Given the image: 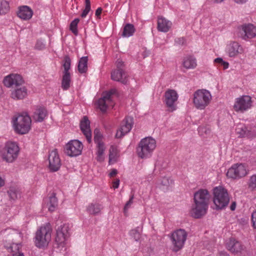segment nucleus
<instances>
[{
    "label": "nucleus",
    "mask_w": 256,
    "mask_h": 256,
    "mask_svg": "<svg viewBox=\"0 0 256 256\" xmlns=\"http://www.w3.org/2000/svg\"><path fill=\"white\" fill-rule=\"evenodd\" d=\"M210 198V194L206 189H200L194 193V203L190 212L192 217L199 218L206 214Z\"/></svg>",
    "instance_id": "nucleus-1"
},
{
    "label": "nucleus",
    "mask_w": 256,
    "mask_h": 256,
    "mask_svg": "<svg viewBox=\"0 0 256 256\" xmlns=\"http://www.w3.org/2000/svg\"><path fill=\"white\" fill-rule=\"evenodd\" d=\"M213 202L217 210L225 208L230 200V195L227 189L223 186L214 187L212 190Z\"/></svg>",
    "instance_id": "nucleus-2"
},
{
    "label": "nucleus",
    "mask_w": 256,
    "mask_h": 256,
    "mask_svg": "<svg viewBox=\"0 0 256 256\" xmlns=\"http://www.w3.org/2000/svg\"><path fill=\"white\" fill-rule=\"evenodd\" d=\"M20 153V148L16 142L8 141L0 148V156L2 160L8 163L14 162Z\"/></svg>",
    "instance_id": "nucleus-3"
},
{
    "label": "nucleus",
    "mask_w": 256,
    "mask_h": 256,
    "mask_svg": "<svg viewBox=\"0 0 256 256\" xmlns=\"http://www.w3.org/2000/svg\"><path fill=\"white\" fill-rule=\"evenodd\" d=\"M156 146V140L151 137L142 138L136 148V152L141 158H146L151 156Z\"/></svg>",
    "instance_id": "nucleus-4"
},
{
    "label": "nucleus",
    "mask_w": 256,
    "mask_h": 256,
    "mask_svg": "<svg viewBox=\"0 0 256 256\" xmlns=\"http://www.w3.org/2000/svg\"><path fill=\"white\" fill-rule=\"evenodd\" d=\"M52 228L49 223L40 228L36 232L34 243L39 248L46 246L51 240Z\"/></svg>",
    "instance_id": "nucleus-5"
},
{
    "label": "nucleus",
    "mask_w": 256,
    "mask_h": 256,
    "mask_svg": "<svg viewBox=\"0 0 256 256\" xmlns=\"http://www.w3.org/2000/svg\"><path fill=\"white\" fill-rule=\"evenodd\" d=\"M212 100L210 92L205 89L198 90L193 94V104L195 108L200 110H204Z\"/></svg>",
    "instance_id": "nucleus-6"
},
{
    "label": "nucleus",
    "mask_w": 256,
    "mask_h": 256,
    "mask_svg": "<svg viewBox=\"0 0 256 256\" xmlns=\"http://www.w3.org/2000/svg\"><path fill=\"white\" fill-rule=\"evenodd\" d=\"M248 172V170L246 164L238 163L232 164L226 172L228 178L232 180H238L246 176Z\"/></svg>",
    "instance_id": "nucleus-7"
},
{
    "label": "nucleus",
    "mask_w": 256,
    "mask_h": 256,
    "mask_svg": "<svg viewBox=\"0 0 256 256\" xmlns=\"http://www.w3.org/2000/svg\"><path fill=\"white\" fill-rule=\"evenodd\" d=\"M31 119L28 115H20L14 120L15 131L20 134H25L30 128Z\"/></svg>",
    "instance_id": "nucleus-8"
},
{
    "label": "nucleus",
    "mask_w": 256,
    "mask_h": 256,
    "mask_svg": "<svg viewBox=\"0 0 256 256\" xmlns=\"http://www.w3.org/2000/svg\"><path fill=\"white\" fill-rule=\"evenodd\" d=\"M187 236L186 232L182 229L178 230L172 234L170 240L174 251L178 252L183 248Z\"/></svg>",
    "instance_id": "nucleus-9"
},
{
    "label": "nucleus",
    "mask_w": 256,
    "mask_h": 256,
    "mask_svg": "<svg viewBox=\"0 0 256 256\" xmlns=\"http://www.w3.org/2000/svg\"><path fill=\"white\" fill-rule=\"evenodd\" d=\"M70 228L68 224H63L58 226L56 229V242L58 246L64 248L70 237Z\"/></svg>",
    "instance_id": "nucleus-10"
},
{
    "label": "nucleus",
    "mask_w": 256,
    "mask_h": 256,
    "mask_svg": "<svg viewBox=\"0 0 256 256\" xmlns=\"http://www.w3.org/2000/svg\"><path fill=\"white\" fill-rule=\"evenodd\" d=\"M116 92V90L112 89L102 94V97L98 102V106L102 112H105L108 108L114 106L112 96Z\"/></svg>",
    "instance_id": "nucleus-11"
},
{
    "label": "nucleus",
    "mask_w": 256,
    "mask_h": 256,
    "mask_svg": "<svg viewBox=\"0 0 256 256\" xmlns=\"http://www.w3.org/2000/svg\"><path fill=\"white\" fill-rule=\"evenodd\" d=\"M252 98L249 96H242L236 98L233 108L236 112H244L251 108Z\"/></svg>",
    "instance_id": "nucleus-12"
},
{
    "label": "nucleus",
    "mask_w": 256,
    "mask_h": 256,
    "mask_svg": "<svg viewBox=\"0 0 256 256\" xmlns=\"http://www.w3.org/2000/svg\"><path fill=\"white\" fill-rule=\"evenodd\" d=\"M103 138L100 132L96 129L94 131V141L96 144V160L100 162H103L104 159V152L106 146L103 142Z\"/></svg>",
    "instance_id": "nucleus-13"
},
{
    "label": "nucleus",
    "mask_w": 256,
    "mask_h": 256,
    "mask_svg": "<svg viewBox=\"0 0 256 256\" xmlns=\"http://www.w3.org/2000/svg\"><path fill=\"white\" fill-rule=\"evenodd\" d=\"M82 149L83 144L78 140H72L66 146V154L72 157L80 155Z\"/></svg>",
    "instance_id": "nucleus-14"
},
{
    "label": "nucleus",
    "mask_w": 256,
    "mask_h": 256,
    "mask_svg": "<svg viewBox=\"0 0 256 256\" xmlns=\"http://www.w3.org/2000/svg\"><path fill=\"white\" fill-rule=\"evenodd\" d=\"M3 84L6 88L16 87L24 84V81L22 76L17 74H10L6 76L3 80Z\"/></svg>",
    "instance_id": "nucleus-15"
},
{
    "label": "nucleus",
    "mask_w": 256,
    "mask_h": 256,
    "mask_svg": "<svg viewBox=\"0 0 256 256\" xmlns=\"http://www.w3.org/2000/svg\"><path fill=\"white\" fill-rule=\"evenodd\" d=\"M240 33L244 40L251 39L256 36V26L251 24H244L240 28Z\"/></svg>",
    "instance_id": "nucleus-16"
},
{
    "label": "nucleus",
    "mask_w": 256,
    "mask_h": 256,
    "mask_svg": "<svg viewBox=\"0 0 256 256\" xmlns=\"http://www.w3.org/2000/svg\"><path fill=\"white\" fill-rule=\"evenodd\" d=\"M164 101L170 110L172 112L176 109L175 102L178 98L176 92L173 90H168L164 94Z\"/></svg>",
    "instance_id": "nucleus-17"
},
{
    "label": "nucleus",
    "mask_w": 256,
    "mask_h": 256,
    "mask_svg": "<svg viewBox=\"0 0 256 256\" xmlns=\"http://www.w3.org/2000/svg\"><path fill=\"white\" fill-rule=\"evenodd\" d=\"M133 118L130 116L126 117L122 122L120 128L118 130L116 137L121 138L124 135L129 132L133 126Z\"/></svg>",
    "instance_id": "nucleus-18"
},
{
    "label": "nucleus",
    "mask_w": 256,
    "mask_h": 256,
    "mask_svg": "<svg viewBox=\"0 0 256 256\" xmlns=\"http://www.w3.org/2000/svg\"><path fill=\"white\" fill-rule=\"evenodd\" d=\"M49 168L52 172L58 171L60 166V160L56 150H52L48 156Z\"/></svg>",
    "instance_id": "nucleus-19"
},
{
    "label": "nucleus",
    "mask_w": 256,
    "mask_h": 256,
    "mask_svg": "<svg viewBox=\"0 0 256 256\" xmlns=\"http://www.w3.org/2000/svg\"><path fill=\"white\" fill-rule=\"evenodd\" d=\"M244 52L242 46L238 42H230L226 46V52L230 58H235Z\"/></svg>",
    "instance_id": "nucleus-20"
},
{
    "label": "nucleus",
    "mask_w": 256,
    "mask_h": 256,
    "mask_svg": "<svg viewBox=\"0 0 256 256\" xmlns=\"http://www.w3.org/2000/svg\"><path fill=\"white\" fill-rule=\"evenodd\" d=\"M27 95L28 89L26 86L22 84L14 87V89L11 90L10 96L14 100H20L26 98Z\"/></svg>",
    "instance_id": "nucleus-21"
},
{
    "label": "nucleus",
    "mask_w": 256,
    "mask_h": 256,
    "mask_svg": "<svg viewBox=\"0 0 256 256\" xmlns=\"http://www.w3.org/2000/svg\"><path fill=\"white\" fill-rule=\"evenodd\" d=\"M80 128L88 142L90 143L92 142V132L90 128V122L86 116H84L81 120Z\"/></svg>",
    "instance_id": "nucleus-22"
},
{
    "label": "nucleus",
    "mask_w": 256,
    "mask_h": 256,
    "mask_svg": "<svg viewBox=\"0 0 256 256\" xmlns=\"http://www.w3.org/2000/svg\"><path fill=\"white\" fill-rule=\"evenodd\" d=\"M226 248L228 250L234 254L240 252L243 249L241 243L233 238H230L226 243Z\"/></svg>",
    "instance_id": "nucleus-23"
},
{
    "label": "nucleus",
    "mask_w": 256,
    "mask_h": 256,
    "mask_svg": "<svg viewBox=\"0 0 256 256\" xmlns=\"http://www.w3.org/2000/svg\"><path fill=\"white\" fill-rule=\"evenodd\" d=\"M157 28L160 32H166L171 28L172 22L163 16H158L157 20Z\"/></svg>",
    "instance_id": "nucleus-24"
},
{
    "label": "nucleus",
    "mask_w": 256,
    "mask_h": 256,
    "mask_svg": "<svg viewBox=\"0 0 256 256\" xmlns=\"http://www.w3.org/2000/svg\"><path fill=\"white\" fill-rule=\"evenodd\" d=\"M33 15L32 10L28 6H23L18 8L17 16L23 20H29Z\"/></svg>",
    "instance_id": "nucleus-25"
},
{
    "label": "nucleus",
    "mask_w": 256,
    "mask_h": 256,
    "mask_svg": "<svg viewBox=\"0 0 256 256\" xmlns=\"http://www.w3.org/2000/svg\"><path fill=\"white\" fill-rule=\"evenodd\" d=\"M44 206L50 212L56 210L58 206V199L54 194L52 193L44 200Z\"/></svg>",
    "instance_id": "nucleus-26"
},
{
    "label": "nucleus",
    "mask_w": 256,
    "mask_h": 256,
    "mask_svg": "<svg viewBox=\"0 0 256 256\" xmlns=\"http://www.w3.org/2000/svg\"><path fill=\"white\" fill-rule=\"evenodd\" d=\"M112 79L115 81L120 82L123 84H126V76L123 70L116 69L111 74Z\"/></svg>",
    "instance_id": "nucleus-27"
},
{
    "label": "nucleus",
    "mask_w": 256,
    "mask_h": 256,
    "mask_svg": "<svg viewBox=\"0 0 256 256\" xmlns=\"http://www.w3.org/2000/svg\"><path fill=\"white\" fill-rule=\"evenodd\" d=\"M182 65L186 70L194 69L197 66L196 60L193 56H186L184 58Z\"/></svg>",
    "instance_id": "nucleus-28"
},
{
    "label": "nucleus",
    "mask_w": 256,
    "mask_h": 256,
    "mask_svg": "<svg viewBox=\"0 0 256 256\" xmlns=\"http://www.w3.org/2000/svg\"><path fill=\"white\" fill-rule=\"evenodd\" d=\"M48 113L46 109L43 107L36 108L32 116L34 120L38 122H41L44 120L47 116Z\"/></svg>",
    "instance_id": "nucleus-29"
},
{
    "label": "nucleus",
    "mask_w": 256,
    "mask_h": 256,
    "mask_svg": "<svg viewBox=\"0 0 256 256\" xmlns=\"http://www.w3.org/2000/svg\"><path fill=\"white\" fill-rule=\"evenodd\" d=\"M120 157V151L118 148L114 146H112L109 150V164H113L116 162Z\"/></svg>",
    "instance_id": "nucleus-30"
},
{
    "label": "nucleus",
    "mask_w": 256,
    "mask_h": 256,
    "mask_svg": "<svg viewBox=\"0 0 256 256\" xmlns=\"http://www.w3.org/2000/svg\"><path fill=\"white\" fill-rule=\"evenodd\" d=\"M103 207L102 205L97 202L90 204L86 207V211L90 214L97 215L100 213Z\"/></svg>",
    "instance_id": "nucleus-31"
},
{
    "label": "nucleus",
    "mask_w": 256,
    "mask_h": 256,
    "mask_svg": "<svg viewBox=\"0 0 256 256\" xmlns=\"http://www.w3.org/2000/svg\"><path fill=\"white\" fill-rule=\"evenodd\" d=\"M8 250L12 256L24 255L22 252V244L20 242H12L8 248Z\"/></svg>",
    "instance_id": "nucleus-32"
},
{
    "label": "nucleus",
    "mask_w": 256,
    "mask_h": 256,
    "mask_svg": "<svg viewBox=\"0 0 256 256\" xmlns=\"http://www.w3.org/2000/svg\"><path fill=\"white\" fill-rule=\"evenodd\" d=\"M236 132L240 134V136H248L249 138H252L256 136V132L254 134H251L250 132L247 130L246 128L244 126H240L236 128Z\"/></svg>",
    "instance_id": "nucleus-33"
},
{
    "label": "nucleus",
    "mask_w": 256,
    "mask_h": 256,
    "mask_svg": "<svg viewBox=\"0 0 256 256\" xmlns=\"http://www.w3.org/2000/svg\"><path fill=\"white\" fill-rule=\"evenodd\" d=\"M88 57L84 56L82 57L79 60L78 64V70L81 73H84L88 70Z\"/></svg>",
    "instance_id": "nucleus-34"
},
{
    "label": "nucleus",
    "mask_w": 256,
    "mask_h": 256,
    "mask_svg": "<svg viewBox=\"0 0 256 256\" xmlns=\"http://www.w3.org/2000/svg\"><path fill=\"white\" fill-rule=\"evenodd\" d=\"M135 32L134 26L132 24H128L124 28L122 36L124 37L132 36Z\"/></svg>",
    "instance_id": "nucleus-35"
},
{
    "label": "nucleus",
    "mask_w": 256,
    "mask_h": 256,
    "mask_svg": "<svg viewBox=\"0 0 256 256\" xmlns=\"http://www.w3.org/2000/svg\"><path fill=\"white\" fill-rule=\"evenodd\" d=\"M71 82V77L70 74H63L62 88L64 90H68L70 87Z\"/></svg>",
    "instance_id": "nucleus-36"
},
{
    "label": "nucleus",
    "mask_w": 256,
    "mask_h": 256,
    "mask_svg": "<svg viewBox=\"0 0 256 256\" xmlns=\"http://www.w3.org/2000/svg\"><path fill=\"white\" fill-rule=\"evenodd\" d=\"M173 180L170 176H164L160 180V188L163 189H167L168 187L172 186Z\"/></svg>",
    "instance_id": "nucleus-37"
},
{
    "label": "nucleus",
    "mask_w": 256,
    "mask_h": 256,
    "mask_svg": "<svg viewBox=\"0 0 256 256\" xmlns=\"http://www.w3.org/2000/svg\"><path fill=\"white\" fill-rule=\"evenodd\" d=\"M10 199L16 200L20 196V192L18 188L14 186H10L8 191Z\"/></svg>",
    "instance_id": "nucleus-38"
},
{
    "label": "nucleus",
    "mask_w": 256,
    "mask_h": 256,
    "mask_svg": "<svg viewBox=\"0 0 256 256\" xmlns=\"http://www.w3.org/2000/svg\"><path fill=\"white\" fill-rule=\"evenodd\" d=\"M9 10L8 2L5 0H0V16L6 14Z\"/></svg>",
    "instance_id": "nucleus-39"
},
{
    "label": "nucleus",
    "mask_w": 256,
    "mask_h": 256,
    "mask_svg": "<svg viewBox=\"0 0 256 256\" xmlns=\"http://www.w3.org/2000/svg\"><path fill=\"white\" fill-rule=\"evenodd\" d=\"M63 67L64 69L63 74H70L69 70L70 67V59L68 56H66L64 58Z\"/></svg>",
    "instance_id": "nucleus-40"
},
{
    "label": "nucleus",
    "mask_w": 256,
    "mask_h": 256,
    "mask_svg": "<svg viewBox=\"0 0 256 256\" xmlns=\"http://www.w3.org/2000/svg\"><path fill=\"white\" fill-rule=\"evenodd\" d=\"M79 22L78 18H75L70 24V30L75 35H77L78 33L77 26Z\"/></svg>",
    "instance_id": "nucleus-41"
},
{
    "label": "nucleus",
    "mask_w": 256,
    "mask_h": 256,
    "mask_svg": "<svg viewBox=\"0 0 256 256\" xmlns=\"http://www.w3.org/2000/svg\"><path fill=\"white\" fill-rule=\"evenodd\" d=\"M91 10L90 0H85V8L83 10L81 16L85 18Z\"/></svg>",
    "instance_id": "nucleus-42"
},
{
    "label": "nucleus",
    "mask_w": 256,
    "mask_h": 256,
    "mask_svg": "<svg viewBox=\"0 0 256 256\" xmlns=\"http://www.w3.org/2000/svg\"><path fill=\"white\" fill-rule=\"evenodd\" d=\"M4 232L6 235H12L14 236L15 237L18 236V237H22L21 234L18 232V230L14 229H12L11 228H8L4 230Z\"/></svg>",
    "instance_id": "nucleus-43"
},
{
    "label": "nucleus",
    "mask_w": 256,
    "mask_h": 256,
    "mask_svg": "<svg viewBox=\"0 0 256 256\" xmlns=\"http://www.w3.org/2000/svg\"><path fill=\"white\" fill-rule=\"evenodd\" d=\"M198 132L200 135L204 136L210 133V130L209 127L206 126H200L198 128Z\"/></svg>",
    "instance_id": "nucleus-44"
},
{
    "label": "nucleus",
    "mask_w": 256,
    "mask_h": 256,
    "mask_svg": "<svg viewBox=\"0 0 256 256\" xmlns=\"http://www.w3.org/2000/svg\"><path fill=\"white\" fill-rule=\"evenodd\" d=\"M248 185V187L252 190H256V174L250 176Z\"/></svg>",
    "instance_id": "nucleus-45"
},
{
    "label": "nucleus",
    "mask_w": 256,
    "mask_h": 256,
    "mask_svg": "<svg viewBox=\"0 0 256 256\" xmlns=\"http://www.w3.org/2000/svg\"><path fill=\"white\" fill-rule=\"evenodd\" d=\"M130 234L136 241H138L140 240V234L137 230H132L130 231Z\"/></svg>",
    "instance_id": "nucleus-46"
},
{
    "label": "nucleus",
    "mask_w": 256,
    "mask_h": 256,
    "mask_svg": "<svg viewBox=\"0 0 256 256\" xmlns=\"http://www.w3.org/2000/svg\"><path fill=\"white\" fill-rule=\"evenodd\" d=\"M134 198V195L132 194L130 196V200H128V201L127 202L126 204L124 206V213L125 214H126L128 208L130 207L131 205L132 204Z\"/></svg>",
    "instance_id": "nucleus-47"
},
{
    "label": "nucleus",
    "mask_w": 256,
    "mask_h": 256,
    "mask_svg": "<svg viewBox=\"0 0 256 256\" xmlns=\"http://www.w3.org/2000/svg\"><path fill=\"white\" fill-rule=\"evenodd\" d=\"M251 221L252 226L256 229V210L252 214Z\"/></svg>",
    "instance_id": "nucleus-48"
},
{
    "label": "nucleus",
    "mask_w": 256,
    "mask_h": 256,
    "mask_svg": "<svg viewBox=\"0 0 256 256\" xmlns=\"http://www.w3.org/2000/svg\"><path fill=\"white\" fill-rule=\"evenodd\" d=\"M123 62L122 60H118L116 62V69H120V70H123Z\"/></svg>",
    "instance_id": "nucleus-49"
},
{
    "label": "nucleus",
    "mask_w": 256,
    "mask_h": 256,
    "mask_svg": "<svg viewBox=\"0 0 256 256\" xmlns=\"http://www.w3.org/2000/svg\"><path fill=\"white\" fill-rule=\"evenodd\" d=\"M102 8H98L95 12L96 16L98 18H100V14H102Z\"/></svg>",
    "instance_id": "nucleus-50"
},
{
    "label": "nucleus",
    "mask_w": 256,
    "mask_h": 256,
    "mask_svg": "<svg viewBox=\"0 0 256 256\" xmlns=\"http://www.w3.org/2000/svg\"><path fill=\"white\" fill-rule=\"evenodd\" d=\"M119 184H120L119 179H116L112 182V187L114 189L118 188L119 186Z\"/></svg>",
    "instance_id": "nucleus-51"
},
{
    "label": "nucleus",
    "mask_w": 256,
    "mask_h": 256,
    "mask_svg": "<svg viewBox=\"0 0 256 256\" xmlns=\"http://www.w3.org/2000/svg\"><path fill=\"white\" fill-rule=\"evenodd\" d=\"M118 174V171L116 169H112L111 172L109 174V176L110 178L114 177Z\"/></svg>",
    "instance_id": "nucleus-52"
},
{
    "label": "nucleus",
    "mask_w": 256,
    "mask_h": 256,
    "mask_svg": "<svg viewBox=\"0 0 256 256\" xmlns=\"http://www.w3.org/2000/svg\"><path fill=\"white\" fill-rule=\"evenodd\" d=\"M44 44L40 42V41H38L36 44V47L38 49H42L44 48Z\"/></svg>",
    "instance_id": "nucleus-53"
},
{
    "label": "nucleus",
    "mask_w": 256,
    "mask_h": 256,
    "mask_svg": "<svg viewBox=\"0 0 256 256\" xmlns=\"http://www.w3.org/2000/svg\"><path fill=\"white\" fill-rule=\"evenodd\" d=\"M234 2L238 4H246L248 0H233Z\"/></svg>",
    "instance_id": "nucleus-54"
},
{
    "label": "nucleus",
    "mask_w": 256,
    "mask_h": 256,
    "mask_svg": "<svg viewBox=\"0 0 256 256\" xmlns=\"http://www.w3.org/2000/svg\"><path fill=\"white\" fill-rule=\"evenodd\" d=\"M224 62L223 60L220 58H218L214 59V62L222 64V62Z\"/></svg>",
    "instance_id": "nucleus-55"
},
{
    "label": "nucleus",
    "mask_w": 256,
    "mask_h": 256,
    "mask_svg": "<svg viewBox=\"0 0 256 256\" xmlns=\"http://www.w3.org/2000/svg\"><path fill=\"white\" fill-rule=\"evenodd\" d=\"M224 66V70L227 69L228 68L229 64L226 62L224 61L221 64Z\"/></svg>",
    "instance_id": "nucleus-56"
},
{
    "label": "nucleus",
    "mask_w": 256,
    "mask_h": 256,
    "mask_svg": "<svg viewBox=\"0 0 256 256\" xmlns=\"http://www.w3.org/2000/svg\"><path fill=\"white\" fill-rule=\"evenodd\" d=\"M236 202H234L230 205V208L232 210H234L236 208Z\"/></svg>",
    "instance_id": "nucleus-57"
},
{
    "label": "nucleus",
    "mask_w": 256,
    "mask_h": 256,
    "mask_svg": "<svg viewBox=\"0 0 256 256\" xmlns=\"http://www.w3.org/2000/svg\"><path fill=\"white\" fill-rule=\"evenodd\" d=\"M5 184L4 180L0 176V188L3 186Z\"/></svg>",
    "instance_id": "nucleus-58"
},
{
    "label": "nucleus",
    "mask_w": 256,
    "mask_h": 256,
    "mask_svg": "<svg viewBox=\"0 0 256 256\" xmlns=\"http://www.w3.org/2000/svg\"><path fill=\"white\" fill-rule=\"evenodd\" d=\"M219 256H230L226 252H220L219 254Z\"/></svg>",
    "instance_id": "nucleus-59"
},
{
    "label": "nucleus",
    "mask_w": 256,
    "mask_h": 256,
    "mask_svg": "<svg viewBox=\"0 0 256 256\" xmlns=\"http://www.w3.org/2000/svg\"><path fill=\"white\" fill-rule=\"evenodd\" d=\"M214 0V2H216V3H220V2H222L223 1H224V0Z\"/></svg>",
    "instance_id": "nucleus-60"
},
{
    "label": "nucleus",
    "mask_w": 256,
    "mask_h": 256,
    "mask_svg": "<svg viewBox=\"0 0 256 256\" xmlns=\"http://www.w3.org/2000/svg\"><path fill=\"white\" fill-rule=\"evenodd\" d=\"M58 248H60V250H62L64 248H62V246L60 248L58 246ZM65 248V246H64V250H66V248Z\"/></svg>",
    "instance_id": "nucleus-61"
}]
</instances>
